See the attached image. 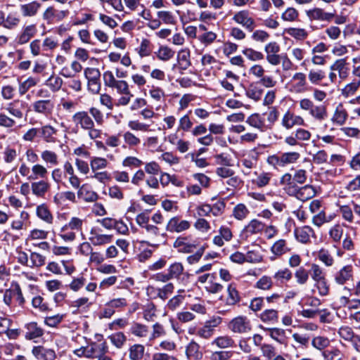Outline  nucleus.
<instances>
[{
  "label": "nucleus",
  "instance_id": "obj_1",
  "mask_svg": "<svg viewBox=\"0 0 360 360\" xmlns=\"http://www.w3.org/2000/svg\"><path fill=\"white\" fill-rule=\"evenodd\" d=\"M72 121L78 129L86 130L95 122L98 125L103 124L104 115L101 110L96 107H91L89 111L80 110L72 116Z\"/></svg>",
  "mask_w": 360,
  "mask_h": 360
},
{
  "label": "nucleus",
  "instance_id": "obj_2",
  "mask_svg": "<svg viewBox=\"0 0 360 360\" xmlns=\"http://www.w3.org/2000/svg\"><path fill=\"white\" fill-rule=\"evenodd\" d=\"M84 219L72 217L70 221L60 229V238L65 241H73L76 238L75 231H82Z\"/></svg>",
  "mask_w": 360,
  "mask_h": 360
},
{
  "label": "nucleus",
  "instance_id": "obj_3",
  "mask_svg": "<svg viewBox=\"0 0 360 360\" xmlns=\"http://www.w3.org/2000/svg\"><path fill=\"white\" fill-rule=\"evenodd\" d=\"M300 108L304 111H308L309 115L315 120L322 121L327 117L326 108L323 105H316L309 98H302L299 102Z\"/></svg>",
  "mask_w": 360,
  "mask_h": 360
},
{
  "label": "nucleus",
  "instance_id": "obj_4",
  "mask_svg": "<svg viewBox=\"0 0 360 360\" xmlns=\"http://www.w3.org/2000/svg\"><path fill=\"white\" fill-rule=\"evenodd\" d=\"M228 328L234 333L246 334L252 330V324L247 316H238L229 323Z\"/></svg>",
  "mask_w": 360,
  "mask_h": 360
},
{
  "label": "nucleus",
  "instance_id": "obj_5",
  "mask_svg": "<svg viewBox=\"0 0 360 360\" xmlns=\"http://www.w3.org/2000/svg\"><path fill=\"white\" fill-rule=\"evenodd\" d=\"M127 306V299L124 297L114 298L105 303L102 309L101 316L109 319L112 316L115 311H120Z\"/></svg>",
  "mask_w": 360,
  "mask_h": 360
},
{
  "label": "nucleus",
  "instance_id": "obj_6",
  "mask_svg": "<svg viewBox=\"0 0 360 360\" xmlns=\"http://www.w3.org/2000/svg\"><path fill=\"white\" fill-rule=\"evenodd\" d=\"M198 243L192 240L191 236H180L176 238L173 243V247L176 248L179 252L191 253L198 247Z\"/></svg>",
  "mask_w": 360,
  "mask_h": 360
},
{
  "label": "nucleus",
  "instance_id": "obj_7",
  "mask_svg": "<svg viewBox=\"0 0 360 360\" xmlns=\"http://www.w3.org/2000/svg\"><path fill=\"white\" fill-rule=\"evenodd\" d=\"M232 20L237 24L241 25L249 32L253 31L255 27V20L250 16V13L248 10H242L236 12Z\"/></svg>",
  "mask_w": 360,
  "mask_h": 360
},
{
  "label": "nucleus",
  "instance_id": "obj_8",
  "mask_svg": "<svg viewBox=\"0 0 360 360\" xmlns=\"http://www.w3.org/2000/svg\"><path fill=\"white\" fill-rule=\"evenodd\" d=\"M174 286L173 283H168L162 288L149 286L147 288V292L152 298H160L162 300H165L174 292Z\"/></svg>",
  "mask_w": 360,
  "mask_h": 360
},
{
  "label": "nucleus",
  "instance_id": "obj_9",
  "mask_svg": "<svg viewBox=\"0 0 360 360\" xmlns=\"http://www.w3.org/2000/svg\"><path fill=\"white\" fill-rule=\"evenodd\" d=\"M37 33V27L35 24H30L22 27L20 33L17 35L15 41L19 45L27 44Z\"/></svg>",
  "mask_w": 360,
  "mask_h": 360
},
{
  "label": "nucleus",
  "instance_id": "obj_10",
  "mask_svg": "<svg viewBox=\"0 0 360 360\" xmlns=\"http://www.w3.org/2000/svg\"><path fill=\"white\" fill-rule=\"evenodd\" d=\"M68 13V11H60L53 6H49L43 13L42 18L47 24L50 25L62 20Z\"/></svg>",
  "mask_w": 360,
  "mask_h": 360
},
{
  "label": "nucleus",
  "instance_id": "obj_11",
  "mask_svg": "<svg viewBox=\"0 0 360 360\" xmlns=\"http://www.w3.org/2000/svg\"><path fill=\"white\" fill-rule=\"evenodd\" d=\"M291 82V91L295 93L301 94L308 90L306 75L303 72L295 73Z\"/></svg>",
  "mask_w": 360,
  "mask_h": 360
},
{
  "label": "nucleus",
  "instance_id": "obj_12",
  "mask_svg": "<svg viewBox=\"0 0 360 360\" xmlns=\"http://www.w3.org/2000/svg\"><path fill=\"white\" fill-rule=\"evenodd\" d=\"M294 235L296 240L302 244L310 243L311 237L316 238L314 229L309 226L296 227L294 230Z\"/></svg>",
  "mask_w": 360,
  "mask_h": 360
},
{
  "label": "nucleus",
  "instance_id": "obj_13",
  "mask_svg": "<svg viewBox=\"0 0 360 360\" xmlns=\"http://www.w3.org/2000/svg\"><path fill=\"white\" fill-rule=\"evenodd\" d=\"M190 227V221L187 220H180L178 217H174L168 221L166 226V230L172 233H181L189 229Z\"/></svg>",
  "mask_w": 360,
  "mask_h": 360
},
{
  "label": "nucleus",
  "instance_id": "obj_14",
  "mask_svg": "<svg viewBox=\"0 0 360 360\" xmlns=\"http://www.w3.org/2000/svg\"><path fill=\"white\" fill-rule=\"evenodd\" d=\"M307 17L311 20L330 22L335 17V13L325 12L321 8H314L306 11Z\"/></svg>",
  "mask_w": 360,
  "mask_h": 360
},
{
  "label": "nucleus",
  "instance_id": "obj_15",
  "mask_svg": "<svg viewBox=\"0 0 360 360\" xmlns=\"http://www.w3.org/2000/svg\"><path fill=\"white\" fill-rule=\"evenodd\" d=\"M32 108L37 113L49 115L53 110L54 103L50 99L38 100L32 103Z\"/></svg>",
  "mask_w": 360,
  "mask_h": 360
},
{
  "label": "nucleus",
  "instance_id": "obj_16",
  "mask_svg": "<svg viewBox=\"0 0 360 360\" xmlns=\"http://www.w3.org/2000/svg\"><path fill=\"white\" fill-rule=\"evenodd\" d=\"M331 71H337L340 79L344 80L349 75V63L346 58L336 60L330 67Z\"/></svg>",
  "mask_w": 360,
  "mask_h": 360
},
{
  "label": "nucleus",
  "instance_id": "obj_17",
  "mask_svg": "<svg viewBox=\"0 0 360 360\" xmlns=\"http://www.w3.org/2000/svg\"><path fill=\"white\" fill-rule=\"evenodd\" d=\"M304 119L300 115H295L288 110L282 118L281 124L287 129H290L296 125H304Z\"/></svg>",
  "mask_w": 360,
  "mask_h": 360
},
{
  "label": "nucleus",
  "instance_id": "obj_18",
  "mask_svg": "<svg viewBox=\"0 0 360 360\" xmlns=\"http://www.w3.org/2000/svg\"><path fill=\"white\" fill-rule=\"evenodd\" d=\"M352 277L353 267L351 265H347L335 273L334 279L338 285H344L347 281L352 280Z\"/></svg>",
  "mask_w": 360,
  "mask_h": 360
},
{
  "label": "nucleus",
  "instance_id": "obj_19",
  "mask_svg": "<svg viewBox=\"0 0 360 360\" xmlns=\"http://www.w3.org/2000/svg\"><path fill=\"white\" fill-rule=\"evenodd\" d=\"M112 238V235L100 234L96 229H92L90 231V237L89 240L92 245L95 246H101L111 243Z\"/></svg>",
  "mask_w": 360,
  "mask_h": 360
},
{
  "label": "nucleus",
  "instance_id": "obj_20",
  "mask_svg": "<svg viewBox=\"0 0 360 360\" xmlns=\"http://www.w3.org/2000/svg\"><path fill=\"white\" fill-rule=\"evenodd\" d=\"M233 238V233L229 227L222 226L219 228V235L213 238V243L218 246L222 247L225 242L230 241Z\"/></svg>",
  "mask_w": 360,
  "mask_h": 360
},
{
  "label": "nucleus",
  "instance_id": "obj_21",
  "mask_svg": "<svg viewBox=\"0 0 360 360\" xmlns=\"http://www.w3.org/2000/svg\"><path fill=\"white\" fill-rule=\"evenodd\" d=\"M25 328L26 330L25 338L27 340H34L44 335V330L36 322L28 323L25 325Z\"/></svg>",
  "mask_w": 360,
  "mask_h": 360
},
{
  "label": "nucleus",
  "instance_id": "obj_22",
  "mask_svg": "<svg viewBox=\"0 0 360 360\" xmlns=\"http://www.w3.org/2000/svg\"><path fill=\"white\" fill-rule=\"evenodd\" d=\"M107 351L108 347L105 342L92 343L86 347V357L96 359L101 352H107Z\"/></svg>",
  "mask_w": 360,
  "mask_h": 360
},
{
  "label": "nucleus",
  "instance_id": "obj_23",
  "mask_svg": "<svg viewBox=\"0 0 360 360\" xmlns=\"http://www.w3.org/2000/svg\"><path fill=\"white\" fill-rule=\"evenodd\" d=\"M36 214L38 218L48 224H52L53 216L46 204L42 203L36 208Z\"/></svg>",
  "mask_w": 360,
  "mask_h": 360
},
{
  "label": "nucleus",
  "instance_id": "obj_24",
  "mask_svg": "<svg viewBox=\"0 0 360 360\" xmlns=\"http://www.w3.org/2000/svg\"><path fill=\"white\" fill-rule=\"evenodd\" d=\"M186 354L190 360H200L202 357V352L200 345L195 341H191L186 348Z\"/></svg>",
  "mask_w": 360,
  "mask_h": 360
},
{
  "label": "nucleus",
  "instance_id": "obj_25",
  "mask_svg": "<svg viewBox=\"0 0 360 360\" xmlns=\"http://www.w3.org/2000/svg\"><path fill=\"white\" fill-rule=\"evenodd\" d=\"M49 188V183L44 180L34 181L31 184L32 193L37 197H44Z\"/></svg>",
  "mask_w": 360,
  "mask_h": 360
},
{
  "label": "nucleus",
  "instance_id": "obj_26",
  "mask_svg": "<svg viewBox=\"0 0 360 360\" xmlns=\"http://www.w3.org/2000/svg\"><path fill=\"white\" fill-rule=\"evenodd\" d=\"M290 250V248L288 247L287 242L284 239L276 240L271 248V252L276 257H281Z\"/></svg>",
  "mask_w": 360,
  "mask_h": 360
},
{
  "label": "nucleus",
  "instance_id": "obj_27",
  "mask_svg": "<svg viewBox=\"0 0 360 360\" xmlns=\"http://www.w3.org/2000/svg\"><path fill=\"white\" fill-rule=\"evenodd\" d=\"M39 134L44 141L46 143L56 142L55 135L57 133V129L47 124L39 128Z\"/></svg>",
  "mask_w": 360,
  "mask_h": 360
},
{
  "label": "nucleus",
  "instance_id": "obj_28",
  "mask_svg": "<svg viewBox=\"0 0 360 360\" xmlns=\"http://www.w3.org/2000/svg\"><path fill=\"white\" fill-rule=\"evenodd\" d=\"M41 7V4L34 1L28 4L20 5V11L24 17H33Z\"/></svg>",
  "mask_w": 360,
  "mask_h": 360
},
{
  "label": "nucleus",
  "instance_id": "obj_29",
  "mask_svg": "<svg viewBox=\"0 0 360 360\" xmlns=\"http://www.w3.org/2000/svg\"><path fill=\"white\" fill-rule=\"evenodd\" d=\"M178 65L181 74L183 71L187 70L191 65L190 60V52L187 50H182L179 52L177 56Z\"/></svg>",
  "mask_w": 360,
  "mask_h": 360
},
{
  "label": "nucleus",
  "instance_id": "obj_30",
  "mask_svg": "<svg viewBox=\"0 0 360 360\" xmlns=\"http://www.w3.org/2000/svg\"><path fill=\"white\" fill-rule=\"evenodd\" d=\"M315 195V188L311 185H306L299 188L297 192V198L302 201H306L314 197Z\"/></svg>",
  "mask_w": 360,
  "mask_h": 360
},
{
  "label": "nucleus",
  "instance_id": "obj_31",
  "mask_svg": "<svg viewBox=\"0 0 360 360\" xmlns=\"http://www.w3.org/2000/svg\"><path fill=\"white\" fill-rule=\"evenodd\" d=\"M247 123L251 127L264 131L266 129L264 118L259 114H253L247 119Z\"/></svg>",
  "mask_w": 360,
  "mask_h": 360
},
{
  "label": "nucleus",
  "instance_id": "obj_32",
  "mask_svg": "<svg viewBox=\"0 0 360 360\" xmlns=\"http://www.w3.org/2000/svg\"><path fill=\"white\" fill-rule=\"evenodd\" d=\"M259 319L264 323L274 324L278 322V312L275 309H266L260 314Z\"/></svg>",
  "mask_w": 360,
  "mask_h": 360
},
{
  "label": "nucleus",
  "instance_id": "obj_33",
  "mask_svg": "<svg viewBox=\"0 0 360 360\" xmlns=\"http://www.w3.org/2000/svg\"><path fill=\"white\" fill-rule=\"evenodd\" d=\"M264 229V224L257 220L252 219L249 224L245 227L244 232L247 234V236L256 234L261 232Z\"/></svg>",
  "mask_w": 360,
  "mask_h": 360
},
{
  "label": "nucleus",
  "instance_id": "obj_34",
  "mask_svg": "<svg viewBox=\"0 0 360 360\" xmlns=\"http://www.w3.org/2000/svg\"><path fill=\"white\" fill-rule=\"evenodd\" d=\"M32 174L28 176L29 180H35L37 179H44L48 174L47 169L42 165L35 164L32 165Z\"/></svg>",
  "mask_w": 360,
  "mask_h": 360
},
{
  "label": "nucleus",
  "instance_id": "obj_35",
  "mask_svg": "<svg viewBox=\"0 0 360 360\" xmlns=\"http://www.w3.org/2000/svg\"><path fill=\"white\" fill-rule=\"evenodd\" d=\"M347 112L342 104H339L335 110L332 121L339 125L345 124L347 119Z\"/></svg>",
  "mask_w": 360,
  "mask_h": 360
},
{
  "label": "nucleus",
  "instance_id": "obj_36",
  "mask_svg": "<svg viewBox=\"0 0 360 360\" xmlns=\"http://www.w3.org/2000/svg\"><path fill=\"white\" fill-rule=\"evenodd\" d=\"M211 345H215L220 349H226L233 347L235 345V342L230 336L223 335L215 338L212 342Z\"/></svg>",
  "mask_w": 360,
  "mask_h": 360
},
{
  "label": "nucleus",
  "instance_id": "obj_37",
  "mask_svg": "<svg viewBox=\"0 0 360 360\" xmlns=\"http://www.w3.org/2000/svg\"><path fill=\"white\" fill-rule=\"evenodd\" d=\"M145 347L140 344H135L129 348V358L130 360H141L144 354Z\"/></svg>",
  "mask_w": 360,
  "mask_h": 360
},
{
  "label": "nucleus",
  "instance_id": "obj_38",
  "mask_svg": "<svg viewBox=\"0 0 360 360\" xmlns=\"http://www.w3.org/2000/svg\"><path fill=\"white\" fill-rule=\"evenodd\" d=\"M20 22V18L17 13H9L5 17V22H4V27L13 30L18 26Z\"/></svg>",
  "mask_w": 360,
  "mask_h": 360
},
{
  "label": "nucleus",
  "instance_id": "obj_39",
  "mask_svg": "<svg viewBox=\"0 0 360 360\" xmlns=\"http://www.w3.org/2000/svg\"><path fill=\"white\" fill-rule=\"evenodd\" d=\"M110 342L117 349H121L127 342V336L122 332H116L108 336Z\"/></svg>",
  "mask_w": 360,
  "mask_h": 360
},
{
  "label": "nucleus",
  "instance_id": "obj_40",
  "mask_svg": "<svg viewBox=\"0 0 360 360\" xmlns=\"http://www.w3.org/2000/svg\"><path fill=\"white\" fill-rule=\"evenodd\" d=\"M283 167L296 163L301 158L298 151H290L281 153Z\"/></svg>",
  "mask_w": 360,
  "mask_h": 360
},
{
  "label": "nucleus",
  "instance_id": "obj_41",
  "mask_svg": "<svg viewBox=\"0 0 360 360\" xmlns=\"http://www.w3.org/2000/svg\"><path fill=\"white\" fill-rule=\"evenodd\" d=\"M129 331L132 335L139 338H146L148 334V327L136 322L133 323Z\"/></svg>",
  "mask_w": 360,
  "mask_h": 360
},
{
  "label": "nucleus",
  "instance_id": "obj_42",
  "mask_svg": "<svg viewBox=\"0 0 360 360\" xmlns=\"http://www.w3.org/2000/svg\"><path fill=\"white\" fill-rule=\"evenodd\" d=\"M322 356L325 360H343V353L336 347L326 349L322 352Z\"/></svg>",
  "mask_w": 360,
  "mask_h": 360
},
{
  "label": "nucleus",
  "instance_id": "obj_43",
  "mask_svg": "<svg viewBox=\"0 0 360 360\" xmlns=\"http://www.w3.org/2000/svg\"><path fill=\"white\" fill-rule=\"evenodd\" d=\"M326 77V73L322 70L311 69L308 74V79L311 84H319Z\"/></svg>",
  "mask_w": 360,
  "mask_h": 360
},
{
  "label": "nucleus",
  "instance_id": "obj_44",
  "mask_svg": "<svg viewBox=\"0 0 360 360\" xmlns=\"http://www.w3.org/2000/svg\"><path fill=\"white\" fill-rule=\"evenodd\" d=\"M228 295L226 303L229 305H235L240 301L239 293L233 284H230L227 288Z\"/></svg>",
  "mask_w": 360,
  "mask_h": 360
},
{
  "label": "nucleus",
  "instance_id": "obj_45",
  "mask_svg": "<svg viewBox=\"0 0 360 360\" xmlns=\"http://www.w3.org/2000/svg\"><path fill=\"white\" fill-rule=\"evenodd\" d=\"M77 196L83 199L86 202H95L98 200V194L93 191H87L84 189V186H82L77 191Z\"/></svg>",
  "mask_w": 360,
  "mask_h": 360
},
{
  "label": "nucleus",
  "instance_id": "obj_46",
  "mask_svg": "<svg viewBox=\"0 0 360 360\" xmlns=\"http://www.w3.org/2000/svg\"><path fill=\"white\" fill-rule=\"evenodd\" d=\"M330 340L324 336H316L311 340V345L316 349L324 351L330 345Z\"/></svg>",
  "mask_w": 360,
  "mask_h": 360
},
{
  "label": "nucleus",
  "instance_id": "obj_47",
  "mask_svg": "<svg viewBox=\"0 0 360 360\" xmlns=\"http://www.w3.org/2000/svg\"><path fill=\"white\" fill-rule=\"evenodd\" d=\"M41 158L46 164H50L53 166L58 164V157L54 151L44 150L41 153Z\"/></svg>",
  "mask_w": 360,
  "mask_h": 360
},
{
  "label": "nucleus",
  "instance_id": "obj_48",
  "mask_svg": "<svg viewBox=\"0 0 360 360\" xmlns=\"http://www.w3.org/2000/svg\"><path fill=\"white\" fill-rule=\"evenodd\" d=\"M343 233L342 226L340 224H336L330 229L328 235L334 243H340Z\"/></svg>",
  "mask_w": 360,
  "mask_h": 360
},
{
  "label": "nucleus",
  "instance_id": "obj_49",
  "mask_svg": "<svg viewBox=\"0 0 360 360\" xmlns=\"http://www.w3.org/2000/svg\"><path fill=\"white\" fill-rule=\"evenodd\" d=\"M108 160L104 158L93 157L90 160V166L93 172L105 169L108 165Z\"/></svg>",
  "mask_w": 360,
  "mask_h": 360
},
{
  "label": "nucleus",
  "instance_id": "obj_50",
  "mask_svg": "<svg viewBox=\"0 0 360 360\" xmlns=\"http://www.w3.org/2000/svg\"><path fill=\"white\" fill-rule=\"evenodd\" d=\"M157 16L160 20L161 23L163 22L166 25H175L176 19L174 15L171 11H159L157 12Z\"/></svg>",
  "mask_w": 360,
  "mask_h": 360
},
{
  "label": "nucleus",
  "instance_id": "obj_51",
  "mask_svg": "<svg viewBox=\"0 0 360 360\" xmlns=\"http://www.w3.org/2000/svg\"><path fill=\"white\" fill-rule=\"evenodd\" d=\"M250 211L248 207L242 203L236 205L233 210V216L238 220H243L247 217Z\"/></svg>",
  "mask_w": 360,
  "mask_h": 360
},
{
  "label": "nucleus",
  "instance_id": "obj_52",
  "mask_svg": "<svg viewBox=\"0 0 360 360\" xmlns=\"http://www.w3.org/2000/svg\"><path fill=\"white\" fill-rule=\"evenodd\" d=\"M295 277L299 285H304L309 278V271L303 266H300L295 271Z\"/></svg>",
  "mask_w": 360,
  "mask_h": 360
},
{
  "label": "nucleus",
  "instance_id": "obj_53",
  "mask_svg": "<svg viewBox=\"0 0 360 360\" xmlns=\"http://www.w3.org/2000/svg\"><path fill=\"white\" fill-rule=\"evenodd\" d=\"M318 258L326 266H331L334 263V259L328 250L324 248L321 249L318 252Z\"/></svg>",
  "mask_w": 360,
  "mask_h": 360
},
{
  "label": "nucleus",
  "instance_id": "obj_54",
  "mask_svg": "<svg viewBox=\"0 0 360 360\" xmlns=\"http://www.w3.org/2000/svg\"><path fill=\"white\" fill-rule=\"evenodd\" d=\"M292 271L288 268L280 269L274 275V279L281 283L290 281L292 278Z\"/></svg>",
  "mask_w": 360,
  "mask_h": 360
},
{
  "label": "nucleus",
  "instance_id": "obj_55",
  "mask_svg": "<svg viewBox=\"0 0 360 360\" xmlns=\"http://www.w3.org/2000/svg\"><path fill=\"white\" fill-rule=\"evenodd\" d=\"M339 211L344 220L350 224L354 222L353 208H351L349 205H341L340 206Z\"/></svg>",
  "mask_w": 360,
  "mask_h": 360
},
{
  "label": "nucleus",
  "instance_id": "obj_56",
  "mask_svg": "<svg viewBox=\"0 0 360 360\" xmlns=\"http://www.w3.org/2000/svg\"><path fill=\"white\" fill-rule=\"evenodd\" d=\"M338 333L341 339L349 342L355 335L352 328L348 326H341L338 329Z\"/></svg>",
  "mask_w": 360,
  "mask_h": 360
},
{
  "label": "nucleus",
  "instance_id": "obj_57",
  "mask_svg": "<svg viewBox=\"0 0 360 360\" xmlns=\"http://www.w3.org/2000/svg\"><path fill=\"white\" fill-rule=\"evenodd\" d=\"M272 177V174L269 172H262L260 173L256 179L253 180L252 182L257 185L259 188H262L267 186Z\"/></svg>",
  "mask_w": 360,
  "mask_h": 360
},
{
  "label": "nucleus",
  "instance_id": "obj_58",
  "mask_svg": "<svg viewBox=\"0 0 360 360\" xmlns=\"http://www.w3.org/2000/svg\"><path fill=\"white\" fill-rule=\"evenodd\" d=\"M63 79L58 76H51L46 82V85L50 88L53 92L58 91L62 86Z\"/></svg>",
  "mask_w": 360,
  "mask_h": 360
},
{
  "label": "nucleus",
  "instance_id": "obj_59",
  "mask_svg": "<svg viewBox=\"0 0 360 360\" xmlns=\"http://www.w3.org/2000/svg\"><path fill=\"white\" fill-rule=\"evenodd\" d=\"M242 53L249 60L252 61L261 60L264 59V55L262 53L255 51L251 48H245L242 51Z\"/></svg>",
  "mask_w": 360,
  "mask_h": 360
},
{
  "label": "nucleus",
  "instance_id": "obj_60",
  "mask_svg": "<svg viewBox=\"0 0 360 360\" xmlns=\"http://www.w3.org/2000/svg\"><path fill=\"white\" fill-rule=\"evenodd\" d=\"M269 332V336L279 343H283L285 338V330L281 328H266Z\"/></svg>",
  "mask_w": 360,
  "mask_h": 360
},
{
  "label": "nucleus",
  "instance_id": "obj_61",
  "mask_svg": "<svg viewBox=\"0 0 360 360\" xmlns=\"http://www.w3.org/2000/svg\"><path fill=\"white\" fill-rule=\"evenodd\" d=\"M360 86V79L354 80L352 82L347 84L342 89V94L345 97L353 95Z\"/></svg>",
  "mask_w": 360,
  "mask_h": 360
},
{
  "label": "nucleus",
  "instance_id": "obj_62",
  "mask_svg": "<svg viewBox=\"0 0 360 360\" xmlns=\"http://www.w3.org/2000/svg\"><path fill=\"white\" fill-rule=\"evenodd\" d=\"M37 83V81L32 77H29L24 82H21L19 85L18 91L20 95L22 96L25 94L28 90L34 86Z\"/></svg>",
  "mask_w": 360,
  "mask_h": 360
},
{
  "label": "nucleus",
  "instance_id": "obj_63",
  "mask_svg": "<svg viewBox=\"0 0 360 360\" xmlns=\"http://www.w3.org/2000/svg\"><path fill=\"white\" fill-rule=\"evenodd\" d=\"M184 271V266L180 262H175L171 264L168 269V273L172 279L178 278Z\"/></svg>",
  "mask_w": 360,
  "mask_h": 360
},
{
  "label": "nucleus",
  "instance_id": "obj_64",
  "mask_svg": "<svg viewBox=\"0 0 360 360\" xmlns=\"http://www.w3.org/2000/svg\"><path fill=\"white\" fill-rule=\"evenodd\" d=\"M193 122L191 121L188 114L182 116L179 121L178 129L184 131H190L193 127Z\"/></svg>",
  "mask_w": 360,
  "mask_h": 360
}]
</instances>
